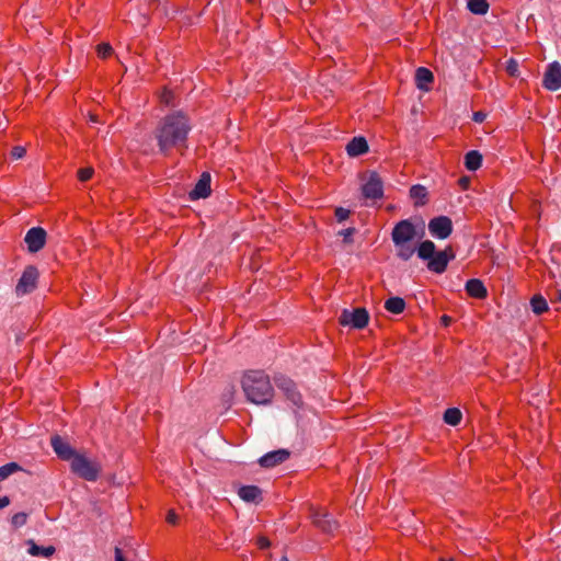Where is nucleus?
Masks as SVG:
<instances>
[{"mask_svg": "<svg viewBox=\"0 0 561 561\" xmlns=\"http://www.w3.org/2000/svg\"><path fill=\"white\" fill-rule=\"evenodd\" d=\"M417 256L427 261V268L436 274L446 271L448 263L455 259L456 254L450 245L442 251H436V245L431 240H425L417 247Z\"/></svg>", "mask_w": 561, "mask_h": 561, "instance_id": "obj_3", "label": "nucleus"}, {"mask_svg": "<svg viewBox=\"0 0 561 561\" xmlns=\"http://www.w3.org/2000/svg\"><path fill=\"white\" fill-rule=\"evenodd\" d=\"M394 247L397 249V256L403 261H409L415 252L417 253V247L413 242H402L394 244Z\"/></svg>", "mask_w": 561, "mask_h": 561, "instance_id": "obj_21", "label": "nucleus"}, {"mask_svg": "<svg viewBox=\"0 0 561 561\" xmlns=\"http://www.w3.org/2000/svg\"><path fill=\"white\" fill-rule=\"evenodd\" d=\"M27 545L30 546L28 547V553L33 557H45V558H49L51 557L56 549L54 546H48V547H39L37 546L34 540L30 539L27 541Z\"/></svg>", "mask_w": 561, "mask_h": 561, "instance_id": "obj_22", "label": "nucleus"}, {"mask_svg": "<svg viewBox=\"0 0 561 561\" xmlns=\"http://www.w3.org/2000/svg\"><path fill=\"white\" fill-rule=\"evenodd\" d=\"M351 211L343 207L335 208L334 215L339 222L344 221L348 218Z\"/></svg>", "mask_w": 561, "mask_h": 561, "instance_id": "obj_34", "label": "nucleus"}, {"mask_svg": "<svg viewBox=\"0 0 561 561\" xmlns=\"http://www.w3.org/2000/svg\"><path fill=\"white\" fill-rule=\"evenodd\" d=\"M415 237V226L409 219H403L397 222L391 232V239L393 244H399L402 242H413Z\"/></svg>", "mask_w": 561, "mask_h": 561, "instance_id": "obj_8", "label": "nucleus"}, {"mask_svg": "<svg viewBox=\"0 0 561 561\" xmlns=\"http://www.w3.org/2000/svg\"><path fill=\"white\" fill-rule=\"evenodd\" d=\"M38 276V270L34 265L26 266L15 286L16 295L24 296L35 290Z\"/></svg>", "mask_w": 561, "mask_h": 561, "instance_id": "obj_7", "label": "nucleus"}, {"mask_svg": "<svg viewBox=\"0 0 561 561\" xmlns=\"http://www.w3.org/2000/svg\"><path fill=\"white\" fill-rule=\"evenodd\" d=\"M368 142L364 137H354L346 145V152L350 157H358L368 151Z\"/></svg>", "mask_w": 561, "mask_h": 561, "instance_id": "obj_17", "label": "nucleus"}, {"mask_svg": "<svg viewBox=\"0 0 561 561\" xmlns=\"http://www.w3.org/2000/svg\"><path fill=\"white\" fill-rule=\"evenodd\" d=\"M439 561H454V559H445V558H442Z\"/></svg>", "mask_w": 561, "mask_h": 561, "instance_id": "obj_47", "label": "nucleus"}, {"mask_svg": "<svg viewBox=\"0 0 561 561\" xmlns=\"http://www.w3.org/2000/svg\"><path fill=\"white\" fill-rule=\"evenodd\" d=\"M482 164V154L478 150H470L465 156V165L469 171L478 170Z\"/></svg>", "mask_w": 561, "mask_h": 561, "instance_id": "obj_24", "label": "nucleus"}, {"mask_svg": "<svg viewBox=\"0 0 561 561\" xmlns=\"http://www.w3.org/2000/svg\"><path fill=\"white\" fill-rule=\"evenodd\" d=\"M46 231L41 227L31 228L24 238L25 243L27 244V250L31 253H36L42 250L46 243Z\"/></svg>", "mask_w": 561, "mask_h": 561, "instance_id": "obj_11", "label": "nucleus"}, {"mask_svg": "<svg viewBox=\"0 0 561 561\" xmlns=\"http://www.w3.org/2000/svg\"><path fill=\"white\" fill-rule=\"evenodd\" d=\"M354 232H355L354 228H347V229L340 231V234L343 236L345 243H351L353 241L352 236L354 234Z\"/></svg>", "mask_w": 561, "mask_h": 561, "instance_id": "obj_36", "label": "nucleus"}, {"mask_svg": "<svg viewBox=\"0 0 561 561\" xmlns=\"http://www.w3.org/2000/svg\"><path fill=\"white\" fill-rule=\"evenodd\" d=\"M242 390L247 399L254 404H270L274 397V389L270 377L262 370H250L241 380Z\"/></svg>", "mask_w": 561, "mask_h": 561, "instance_id": "obj_2", "label": "nucleus"}, {"mask_svg": "<svg viewBox=\"0 0 561 561\" xmlns=\"http://www.w3.org/2000/svg\"><path fill=\"white\" fill-rule=\"evenodd\" d=\"M290 456L289 450L287 449H277L274 451H270L260 458L259 463L263 468H273L277 465L285 462Z\"/></svg>", "mask_w": 561, "mask_h": 561, "instance_id": "obj_15", "label": "nucleus"}, {"mask_svg": "<svg viewBox=\"0 0 561 561\" xmlns=\"http://www.w3.org/2000/svg\"><path fill=\"white\" fill-rule=\"evenodd\" d=\"M210 174L207 172L202 173L198 182L195 184L194 188L190 192V198L192 201L206 198L210 195Z\"/></svg>", "mask_w": 561, "mask_h": 561, "instance_id": "obj_16", "label": "nucleus"}, {"mask_svg": "<svg viewBox=\"0 0 561 561\" xmlns=\"http://www.w3.org/2000/svg\"><path fill=\"white\" fill-rule=\"evenodd\" d=\"M234 393V387L233 386H229L228 389H227V393H225V396H228L229 398H231Z\"/></svg>", "mask_w": 561, "mask_h": 561, "instance_id": "obj_45", "label": "nucleus"}, {"mask_svg": "<svg viewBox=\"0 0 561 561\" xmlns=\"http://www.w3.org/2000/svg\"><path fill=\"white\" fill-rule=\"evenodd\" d=\"M506 71L508 72L510 76L516 77L518 75V62L515 59L511 58L507 61Z\"/></svg>", "mask_w": 561, "mask_h": 561, "instance_id": "obj_33", "label": "nucleus"}, {"mask_svg": "<svg viewBox=\"0 0 561 561\" xmlns=\"http://www.w3.org/2000/svg\"><path fill=\"white\" fill-rule=\"evenodd\" d=\"M530 307L533 312L539 316L548 310V302L541 295H535L530 299Z\"/></svg>", "mask_w": 561, "mask_h": 561, "instance_id": "obj_26", "label": "nucleus"}, {"mask_svg": "<svg viewBox=\"0 0 561 561\" xmlns=\"http://www.w3.org/2000/svg\"><path fill=\"white\" fill-rule=\"evenodd\" d=\"M114 552H115V561H126L121 548L115 547Z\"/></svg>", "mask_w": 561, "mask_h": 561, "instance_id": "obj_40", "label": "nucleus"}, {"mask_svg": "<svg viewBox=\"0 0 561 561\" xmlns=\"http://www.w3.org/2000/svg\"><path fill=\"white\" fill-rule=\"evenodd\" d=\"M542 84L549 91H557L561 88V65L558 61L548 66Z\"/></svg>", "mask_w": 561, "mask_h": 561, "instance_id": "obj_13", "label": "nucleus"}, {"mask_svg": "<svg viewBox=\"0 0 561 561\" xmlns=\"http://www.w3.org/2000/svg\"><path fill=\"white\" fill-rule=\"evenodd\" d=\"M385 309L393 314H400L405 309V301L401 297H391L385 301Z\"/></svg>", "mask_w": 561, "mask_h": 561, "instance_id": "obj_25", "label": "nucleus"}, {"mask_svg": "<svg viewBox=\"0 0 561 561\" xmlns=\"http://www.w3.org/2000/svg\"><path fill=\"white\" fill-rule=\"evenodd\" d=\"M50 444H51L54 451L56 453L58 458H60L61 460L71 462L72 459L79 454L76 451L75 448H72L69 445V443H67L59 435H54L50 438Z\"/></svg>", "mask_w": 561, "mask_h": 561, "instance_id": "obj_12", "label": "nucleus"}, {"mask_svg": "<svg viewBox=\"0 0 561 561\" xmlns=\"http://www.w3.org/2000/svg\"><path fill=\"white\" fill-rule=\"evenodd\" d=\"M190 130L188 118L184 114L178 112L167 115L154 133L160 152L168 154L172 148L186 147Z\"/></svg>", "mask_w": 561, "mask_h": 561, "instance_id": "obj_1", "label": "nucleus"}, {"mask_svg": "<svg viewBox=\"0 0 561 561\" xmlns=\"http://www.w3.org/2000/svg\"><path fill=\"white\" fill-rule=\"evenodd\" d=\"M440 321H442V323H443L445 327H447V325H449V323L451 322V318H450V317H448V316H446V314H444V316L440 318Z\"/></svg>", "mask_w": 561, "mask_h": 561, "instance_id": "obj_44", "label": "nucleus"}, {"mask_svg": "<svg viewBox=\"0 0 561 561\" xmlns=\"http://www.w3.org/2000/svg\"><path fill=\"white\" fill-rule=\"evenodd\" d=\"M239 496L249 503H259L262 501V491L256 485H243L238 491Z\"/></svg>", "mask_w": 561, "mask_h": 561, "instance_id": "obj_20", "label": "nucleus"}, {"mask_svg": "<svg viewBox=\"0 0 561 561\" xmlns=\"http://www.w3.org/2000/svg\"><path fill=\"white\" fill-rule=\"evenodd\" d=\"M171 100H172V92L171 91H164L163 94L161 95V101L167 104V105H170L171 104Z\"/></svg>", "mask_w": 561, "mask_h": 561, "instance_id": "obj_39", "label": "nucleus"}, {"mask_svg": "<svg viewBox=\"0 0 561 561\" xmlns=\"http://www.w3.org/2000/svg\"><path fill=\"white\" fill-rule=\"evenodd\" d=\"M10 504V499L8 496L0 497V510L4 508Z\"/></svg>", "mask_w": 561, "mask_h": 561, "instance_id": "obj_43", "label": "nucleus"}, {"mask_svg": "<svg viewBox=\"0 0 561 561\" xmlns=\"http://www.w3.org/2000/svg\"><path fill=\"white\" fill-rule=\"evenodd\" d=\"M560 299H561V291H560Z\"/></svg>", "mask_w": 561, "mask_h": 561, "instance_id": "obj_49", "label": "nucleus"}, {"mask_svg": "<svg viewBox=\"0 0 561 561\" xmlns=\"http://www.w3.org/2000/svg\"><path fill=\"white\" fill-rule=\"evenodd\" d=\"M256 543L260 549H266L271 546V541L264 536L259 537Z\"/></svg>", "mask_w": 561, "mask_h": 561, "instance_id": "obj_37", "label": "nucleus"}, {"mask_svg": "<svg viewBox=\"0 0 561 561\" xmlns=\"http://www.w3.org/2000/svg\"><path fill=\"white\" fill-rule=\"evenodd\" d=\"M430 233L437 239H446L453 232V221L447 216L434 217L428 222Z\"/></svg>", "mask_w": 561, "mask_h": 561, "instance_id": "obj_10", "label": "nucleus"}, {"mask_svg": "<svg viewBox=\"0 0 561 561\" xmlns=\"http://www.w3.org/2000/svg\"><path fill=\"white\" fill-rule=\"evenodd\" d=\"M362 192L365 198L377 199L382 197V181L376 172L369 175L368 181L362 187Z\"/></svg>", "mask_w": 561, "mask_h": 561, "instance_id": "obj_14", "label": "nucleus"}, {"mask_svg": "<svg viewBox=\"0 0 561 561\" xmlns=\"http://www.w3.org/2000/svg\"><path fill=\"white\" fill-rule=\"evenodd\" d=\"M310 515L312 524L325 534H333L339 527L337 522L328 512L312 507Z\"/></svg>", "mask_w": 561, "mask_h": 561, "instance_id": "obj_9", "label": "nucleus"}, {"mask_svg": "<svg viewBox=\"0 0 561 561\" xmlns=\"http://www.w3.org/2000/svg\"><path fill=\"white\" fill-rule=\"evenodd\" d=\"M70 469L79 478L87 481H96L102 470L98 461L91 460L82 454H78L72 459Z\"/></svg>", "mask_w": 561, "mask_h": 561, "instance_id": "obj_4", "label": "nucleus"}, {"mask_svg": "<svg viewBox=\"0 0 561 561\" xmlns=\"http://www.w3.org/2000/svg\"><path fill=\"white\" fill-rule=\"evenodd\" d=\"M28 515L24 512L16 513L11 518L13 527L19 528L26 524Z\"/></svg>", "mask_w": 561, "mask_h": 561, "instance_id": "obj_30", "label": "nucleus"}, {"mask_svg": "<svg viewBox=\"0 0 561 561\" xmlns=\"http://www.w3.org/2000/svg\"><path fill=\"white\" fill-rule=\"evenodd\" d=\"M96 51L101 58H107L108 56L112 55L113 48L108 43H102V44L98 45Z\"/></svg>", "mask_w": 561, "mask_h": 561, "instance_id": "obj_31", "label": "nucleus"}, {"mask_svg": "<svg viewBox=\"0 0 561 561\" xmlns=\"http://www.w3.org/2000/svg\"><path fill=\"white\" fill-rule=\"evenodd\" d=\"M26 149L22 146H15L11 150V156L13 159H21L25 156Z\"/></svg>", "mask_w": 561, "mask_h": 561, "instance_id": "obj_35", "label": "nucleus"}, {"mask_svg": "<svg viewBox=\"0 0 561 561\" xmlns=\"http://www.w3.org/2000/svg\"><path fill=\"white\" fill-rule=\"evenodd\" d=\"M93 173H94V170L91 167L79 169L78 170V179L81 182H85L92 178Z\"/></svg>", "mask_w": 561, "mask_h": 561, "instance_id": "obj_32", "label": "nucleus"}, {"mask_svg": "<svg viewBox=\"0 0 561 561\" xmlns=\"http://www.w3.org/2000/svg\"><path fill=\"white\" fill-rule=\"evenodd\" d=\"M178 515L173 510H170L167 514V522L171 525H175L178 523Z\"/></svg>", "mask_w": 561, "mask_h": 561, "instance_id": "obj_38", "label": "nucleus"}, {"mask_svg": "<svg viewBox=\"0 0 561 561\" xmlns=\"http://www.w3.org/2000/svg\"><path fill=\"white\" fill-rule=\"evenodd\" d=\"M466 291L470 297L477 299H484L488 296L484 284L478 278H471L466 283Z\"/></svg>", "mask_w": 561, "mask_h": 561, "instance_id": "obj_18", "label": "nucleus"}, {"mask_svg": "<svg viewBox=\"0 0 561 561\" xmlns=\"http://www.w3.org/2000/svg\"><path fill=\"white\" fill-rule=\"evenodd\" d=\"M470 183V179L467 178V176H462L459 179V185L462 187V188H467L468 185Z\"/></svg>", "mask_w": 561, "mask_h": 561, "instance_id": "obj_42", "label": "nucleus"}, {"mask_svg": "<svg viewBox=\"0 0 561 561\" xmlns=\"http://www.w3.org/2000/svg\"><path fill=\"white\" fill-rule=\"evenodd\" d=\"M90 119H91L92 122H94V123H98V122H99V121H98V117H96L95 115H91V116H90Z\"/></svg>", "mask_w": 561, "mask_h": 561, "instance_id": "obj_46", "label": "nucleus"}, {"mask_svg": "<svg viewBox=\"0 0 561 561\" xmlns=\"http://www.w3.org/2000/svg\"><path fill=\"white\" fill-rule=\"evenodd\" d=\"M484 118H485V114H484V113H482V112H476V113L473 114V119H474L476 122H478V123H482V122L484 121Z\"/></svg>", "mask_w": 561, "mask_h": 561, "instance_id": "obj_41", "label": "nucleus"}, {"mask_svg": "<svg viewBox=\"0 0 561 561\" xmlns=\"http://www.w3.org/2000/svg\"><path fill=\"white\" fill-rule=\"evenodd\" d=\"M20 470H22V468L16 462H9L0 467V482Z\"/></svg>", "mask_w": 561, "mask_h": 561, "instance_id": "obj_29", "label": "nucleus"}, {"mask_svg": "<svg viewBox=\"0 0 561 561\" xmlns=\"http://www.w3.org/2000/svg\"><path fill=\"white\" fill-rule=\"evenodd\" d=\"M468 9L473 14L483 15L489 10V3L486 0H468Z\"/></svg>", "mask_w": 561, "mask_h": 561, "instance_id": "obj_28", "label": "nucleus"}, {"mask_svg": "<svg viewBox=\"0 0 561 561\" xmlns=\"http://www.w3.org/2000/svg\"><path fill=\"white\" fill-rule=\"evenodd\" d=\"M369 321V313L365 308H355L353 310L343 309L340 317L339 323L343 327H350L352 329L362 330Z\"/></svg>", "mask_w": 561, "mask_h": 561, "instance_id": "obj_5", "label": "nucleus"}, {"mask_svg": "<svg viewBox=\"0 0 561 561\" xmlns=\"http://www.w3.org/2000/svg\"><path fill=\"white\" fill-rule=\"evenodd\" d=\"M434 81L433 72L425 68L419 67L415 71V84L420 90L428 91L430 84Z\"/></svg>", "mask_w": 561, "mask_h": 561, "instance_id": "obj_19", "label": "nucleus"}, {"mask_svg": "<svg viewBox=\"0 0 561 561\" xmlns=\"http://www.w3.org/2000/svg\"><path fill=\"white\" fill-rule=\"evenodd\" d=\"M462 414L461 411L457 408H449L444 413L445 423L457 426L461 421Z\"/></svg>", "mask_w": 561, "mask_h": 561, "instance_id": "obj_27", "label": "nucleus"}, {"mask_svg": "<svg viewBox=\"0 0 561 561\" xmlns=\"http://www.w3.org/2000/svg\"><path fill=\"white\" fill-rule=\"evenodd\" d=\"M280 561H289L287 557H283Z\"/></svg>", "mask_w": 561, "mask_h": 561, "instance_id": "obj_48", "label": "nucleus"}, {"mask_svg": "<svg viewBox=\"0 0 561 561\" xmlns=\"http://www.w3.org/2000/svg\"><path fill=\"white\" fill-rule=\"evenodd\" d=\"M410 197L415 201V206H423L427 203V190L425 186L416 184L410 188Z\"/></svg>", "mask_w": 561, "mask_h": 561, "instance_id": "obj_23", "label": "nucleus"}, {"mask_svg": "<svg viewBox=\"0 0 561 561\" xmlns=\"http://www.w3.org/2000/svg\"><path fill=\"white\" fill-rule=\"evenodd\" d=\"M276 387L285 394L286 399L291 402L293 405L300 408L302 405V397L297 389V385L290 378L284 375H277L274 377Z\"/></svg>", "mask_w": 561, "mask_h": 561, "instance_id": "obj_6", "label": "nucleus"}]
</instances>
